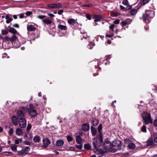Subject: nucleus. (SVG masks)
Listing matches in <instances>:
<instances>
[{
    "instance_id": "0e129e2a",
    "label": "nucleus",
    "mask_w": 157,
    "mask_h": 157,
    "mask_svg": "<svg viewBox=\"0 0 157 157\" xmlns=\"http://www.w3.org/2000/svg\"><path fill=\"white\" fill-rule=\"evenodd\" d=\"M24 13L19 14V18H23L24 17Z\"/></svg>"
},
{
    "instance_id": "c03bdc74",
    "label": "nucleus",
    "mask_w": 157,
    "mask_h": 157,
    "mask_svg": "<svg viewBox=\"0 0 157 157\" xmlns=\"http://www.w3.org/2000/svg\"><path fill=\"white\" fill-rule=\"evenodd\" d=\"M141 131L144 132H147L146 128L145 125H143L141 128Z\"/></svg>"
},
{
    "instance_id": "a19ab883",
    "label": "nucleus",
    "mask_w": 157,
    "mask_h": 157,
    "mask_svg": "<svg viewBox=\"0 0 157 157\" xmlns=\"http://www.w3.org/2000/svg\"><path fill=\"white\" fill-rule=\"evenodd\" d=\"M153 143V140H148L147 142V146H150L152 145Z\"/></svg>"
},
{
    "instance_id": "5fc2aeb1",
    "label": "nucleus",
    "mask_w": 157,
    "mask_h": 157,
    "mask_svg": "<svg viewBox=\"0 0 157 157\" xmlns=\"http://www.w3.org/2000/svg\"><path fill=\"white\" fill-rule=\"evenodd\" d=\"M122 3L124 5H128V2L127 0H124L122 2Z\"/></svg>"
},
{
    "instance_id": "ddd939ff",
    "label": "nucleus",
    "mask_w": 157,
    "mask_h": 157,
    "mask_svg": "<svg viewBox=\"0 0 157 157\" xmlns=\"http://www.w3.org/2000/svg\"><path fill=\"white\" fill-rule=\"evenodd\" d=\"M29 114L31 117L34 118L37 115V112L34 109H31L29 111Z\"/></svg>"
},
{
    "instance_id": "c85d7f7f",
    "label": "nucleus",
    "mask_w": 157,
    "mask_h": 157,
    "mask_svg": "<svg viewBox=\"0 0 157 157\" xmlns=\"http://www.w3.org/2000/svg\"><path fill=\"white\" fill-rule=\"evenodd\" d=\"M128 147L131 149H134L135 147L136 146L134 144L132 143H129L128 145Z\"/></svg>"
},
{
    "instance_id": "774afa93",
    "label": "nucleus",
    "mask_w": 157,
    "mask_h": 157,
    "mask_svg": "<svg viewBox=\"0 0 157 157\" xmlns=\"http://www.w3.org/2000/svg\"><path fill=\"white\" fill-rule=\"evenodd\" d=\"M120 22V21L119 20H116L114 21V23L116 24H118Z\"/></svg>"
},
{
    "instance_id": "58836bf2",
    "label": "nucleus",
    "mask_w": 157,
    "mask_h": 157,
    "mask_svg": "<svg viewBox=\"0 0 157 157\" xmlns=\"http://www.w3.org/2000/svg\"><path fill=\"white\" fill-rule=\"evenodd\" d=\"M30 149L29 147H26L23 149V150L25 152H26V154H27L28 153V152L30 151Z\"/></svg>"
},
{
    "instance_id": "5701e85b",
    "label": "nucleus",
    "mask_w": 157,
    "mask_h": 157,
    "mask_svg": "<svg viewBox=\"0 0 157 157\" xmlns=\"http://www.w3.org/2000/svg\"><path fill=\"white\" fill-rule=\"evenodd\" d=\"M10 42H11L12 44L15 41H16L17 40V37L16 36L15 34H13V35L10 37Z\"/></svg>"
},
{
    "instance_id": "f03ea898",
    "label": "nucleus",
    "mask_w": 157,
    "mask_h": 157,
    "mask_svg": "<svg viewBox=\"0 0 157 157\" xmlns=\"http://www.w3.org/2000/svg\"><path fill=\"white\" fill-rule=\"evenodd\" d=\"M103 142V136H98V137L95 138L93 142V145L94 148L97 149L98 147L102 145Z\"/></svg>"
},
{
    "instance_id": "e2e57ef3",
    "label": "nucleus",
    "mask_w": 157,
    "mask_h": 157,
    "mask_svg": "<svg viewBox=\"0 0 157 157\" xmlns=\"http://www.w3.org/2000/svg\"><path fill=\"white\" fill-rule=\"evenodd\" d=\"M63 12V10H59L57 12L58 14L59 15H60L62 14V13Z\"/></svg>"
},
{
    "instance_id": "13d9d810",
    "label": "nucleus",
    "mask_w": 157,
    "mask_h": 157,
    "mask_svg": "<svg viewBox=\"0 0 157 157\" xmlns=\"http://www.w3.org/2000/svg\"><path fill=\"white\" fill-rule=\"evenodd\" d=\"M153 125L155 127H157V119L154 120L153 122Z\"/></svg>"
},
{
    "instance_id": "6e6d98bb",
    "label": "nucleus",
    "mask_w": 157,
    "mask_h": 157,
    "mask_svg": "<svg viewBox=\"0 0 157 157\" xmlns=\"http://www.w3.org/2000/svg\"><path fill=\"white\" fill-rule=\"evenodd\" d=\"M86 17L89 20H90L91 19V16L90 14H86Z\"/></svg>"
},
{
    "instance_id": "20e7f679",
    "label": "nucleus",
    "mask_w": 157,
    "mask_h": 157,
    "mask_svg": "<svg viewBox=\"0 0 157 157\" xmlns=\"http://www.w3.org/2000/svg\"><path fill=\"white\" fill-rule=\"evenodd\" d=\"M47 6L48 8L51 9H55L56 8H61L63 7L62 3L60 2H58L56 3H51L47 5Z\"/></svg>"
},
{
    "instance_id": "423d86ee",
    "label": "nucleus",
    "mask_w": 157,
    "mask_h": 157,
    "mask_svg": "<svg viewBox=\"0 0 157 157\" xmlns=\"http://www.w3.org/2000/svg\"><path fill=\"white\" fill-rule=\"evenodd\" d=\"M144 123L146 124H148L150 123L151 124L153 122L152 120L151 119V115L147 116V117L143 119Z\"/></svg>"
},
{
    "instance_id": "412c9836",
    "label": "nucleus",
    "mask_w": 157,
    "mask_h": 157,
    "mask_svg": "<svg viewBox=\"0 0 157 157\" xmlns=\"http://www.w3.org/2000/svg\"><path fill=\"white\" fill-rule=\"evenodd\" d=\"M25 137L27 138L29 140L32 139L33 136L32 133L29 131H27L25 135Z\"/></svg>"
},
{
    "instance_id": "79ce46f5",
    "label": "nucleus",
    "mask_w": 157,
    "mask_h": 157,
    "mask_svg": "<svg viewBox=\"0 0 157 157\" xmlns=\"http://www.w3.org/2000/svg\"><path fill=\"white\" fill-rule=\"evenodd\" d=\"M3 39L4 41L5 42L10 41V37L8 36L4 37Z\"/></svg>"
},
{
    "instance_id": "7ed1b4c3",
    "label": "nucleus",
    "mask_w": 157,
    "mask_h": 157,
    "mask_svg": "<svg viewBox=\"0 0 157 157\" xmlns=\"http://www.w3.org/2000/svg\"><path fill=\"white\" fill-rule=\"evenodd\" d=\"M121 143V140H115L112 142V147H119V149H123V146L122 145Z\"/></svg>"
},
{
    "instance_id": "a211bd4d",
    "label": "nucleus",
    "mask_w": 157,
    "mask_h": 157,
    "mask_svg": "<svg viewBox=\"0 0 157 157\" xmlns=\"http://www.w3.org/2000/svg\"><path fill=\"white\" fill-rule=\"evenodd\" d=\"M102 130V125L101 124H100L98 128V135L100 136H103L102 134V132H101Z\"/></svg>"
},
{
    "instance_id": "ea45409f",
    "label": "nucleus",
    "mask_w": 157,
    "mask_h": 157,
    "mask_svg": "<svg viewBox=\"0 0 157 157\" xmlns=\"http://www.w3.org/2000/svg\"><path fill=\"white\" fill-rule=\"evenodd\" d=\"M82 37L83 38L85 39H89L90 38V37L89 36H88L87 35V34L86 33H84L82 34Z\"/></svg>"
},
{
    "instance_id": "cd10ccee",
    "label": "nucleus",
    "mask_w": 157,
    "mask_h": 157,
    "mask_svg": "<svg viewBox=\"0 0 157 157\" xmlns=\"http://www.w3.org/2000/svg\"><path fill=\"white\" fill-rule=\"evenodd\" d=\"M95 45V44L94 42H90L88 44L87 47L89 49H91L93 48Z\"/></svg>"
},
{
    "instance_id": "a18cd8bd",
    "label": "nucleus",
    "mask_w": 157,
    "mask_h": 157,
    "mask_svg": "<svg viewBox=\"0 0 157 157\" xmlns=\"http://www.w3.org/2000/svg\"><path fill=\"white\" fill-rule=\"evenodd\" d=\"M150 0H142V4L143 5H144L148 3Z\"/></svg>"
},
{
    "instance_id": "2eb2a0df",
    "label": "nucleus",
    "mask_w": 157,
    "mask_h": 157,
    "mask_svg": "<svg viewBox=\"0 0 157 157\" xmlns=\"http://www.w3.org/2000/svg\"><path fill=\"white\" fill-rule=\"evenodd\" d=\"M36 29L34 25L28 24L27 26V29L28 31H32L35 30Z\"/></svg>"
},
{
    "instance_id": "6e6552de",
    "label": "nucleus",
    "mask_w": 157,
    "mask_h": 157,
    "mask_svg": "<svg viewBox=\"0 0 157 157\" xmlns=\"http://www.w3.org/2000/svg\"><path fill=\"white\" fill-rule=\"evenodd\" d=\"M11 121L13 125L15 126L17 125L19 123L18 119L14 116L11 117Z\"/></svg>"
},
{
    "instance_id": "0eeeda50",
    "label": "nucleus",
    "mask_w": 157,
    "mask_h": 157,
    "mask_svg": "<svg viewBox=\"0 0 157 157\" xmlns=\"http://www.w3.org/2000/svg\"><path fill=\"white\" fill-rule=\"evenodd\" d=\"M17 115L18 119L20 120L25 118L23 112L21 110H19L17 111Z\"/></svg>"
},
{
    "instance_id": "09e8293b",
    "label": "nucleus",
    "mask_w": 157,
    "mask_h": 157,
    "mask_svg": "<svg viewBox=\"0 0 157 157\" xmlns=\"http://www.w3.org/2000/svg\"><path fill=\"white\" fill-rule=\"evenodd\" d=\"M32 127L31 125L30 124H28L27 128H26V131H29L30 130Z\"/></svg>"
},
{
    "instance_id": "393cba45",
    "label": "nucleus",
    "mask_w": 157,
    "mask_h": 157,
    "mask_svg": "<svg viewBox=\"0 0 157 157\" xmlns=\"http://www.w3.org/2000/svg\"><path fill=\"white\" fill-rule=\"evenodd\" d=\"M42 22L47 25H50L52 23V21L50 20L48 18L43 19L42 20Z\"/></svg>"
},
{
    "instance_id": "e433bc0d",
    "label": "nucleus",
    "mask_w": 157,
    "mask_h": 157,
    "mask_svg": "<svg viewBox=\"0 0 157 157\" xmlns=\"http://www.w3.org/2000/svg\"><path fill=\"white\" fill-rule=\"evenodd\" d=\"M34 35V37L35 38H38L40 36L39 32L38 30H37L35 33L33 34Z\"/></svg>"
},
{
    "instance_id": "680f3d73",
    "label": "nucleus",
    "mask_w": 157,
    "mask_h": 157,
    "mask_svg": "<svg viewBox=\"0 0 157 157\" xmlns=\"http://www.w3.org/2000/svg\"><path fill=\"white\" fill-rule=\"evenodd\" d=\"M114 27L115 25L113 24L109 26V28L110 29L112 30V31H113V29L114 28Z\"/></svg>"
},
{
    "instance_id": "9b49d317",
    "label": "nucleus",
    "mask_w": 157,
    "mask_h": 157,
    "mask_svg": "<svg viewBox=\"0 0 157 157\" xmlns=\"http://www.w3.org/2000/svg\"><path fill=\"white\" fill-rule=\"evenodd\" d=\"M67 22L70 25H74L76 24L78 25V23L73 18H70L67 20Z\"/></svg>"
},
{
    "instance_id": "f8f14e48",
    "label": "nucleus",
    "mask_w": 157,
    "mask_h": 157,
    "mask_svg": "<svg viewBox=\"0 0 157 157\" xmlns=\"http://www.w3.org/2000/svg\"><path fill=\"white\" fill-rule=\"evenodd\" d=\"M82 129L83 131L87 132L89 130L90 126L88 123H84L82 126Z\"/></svg>"
},
{
    "instance_id": "4be33fe9",
    "label": "nucleus",
    "mask_w": 157,
    "mask_h": 157,
    "mask_svg": "<svg viewBox=\"0 0 157 157\" xmlns=\"http://www.w3.org/2000/svg\"><path fill=\"white\" fill-rule=\"evenodd\" d=\"M90 129L92 136H95L96 135L97 133V129L93 126H91V127Z\"/></svg>"
},
{
    "instance_id": "c756f323",
    "label": "nucleus",
    "mask_w": 157,
    "mask_h": 157,
    "mask_svg": "<svg viewBox=\"0 0 157 157\" xmlns=\"http://www.w3.org/2000/svg\"><path fill=\"white\" fill-rule=\"evenodd\" d=\"M6 23L7 24L9 23L13 20L12 17L8 15L6 16Z\"/></svg>"
},
{
    "instance_id": "de8ad7c7",
    "label": "nucleus",
    "mask_w": 157,
    "mask_h": 157,
    "mask_svg": "<svg viewBox=\"0 0 157 157\" xmlns=\"http://www.w3.org/2000/svg\"><path fill=\"white\" fill-rule=\"evenodd\" d=\"M8 32L7 30H2V35H5L7 34Z\"/></svg>"
},
{
    "instance_id": "338daca9",
    "label": "nucleus",
    "mask_w": 157,
    "mask_h": 157,
    "mask_svg": "<svg viewBox=\"0 0 157 157\" xmlns=\"http://www.w3.org/2000/svg\"><path fill=\"white\" fill-rule=\"evenodd\" d=\"M13 27L16 28H18L19 27V25L17 24H13Z\"/></svg>"
},
{
    "instance_id": "473e14b6",
    "label": "nucleus",
    "mask_w": 157,
    "mask_h": 157,
    "mask_svg": "<svg viewBox=\"0 0 157 157\" xmlns=\"http://www.w3.org/2000/svg\"><path fill=\"white\" fill-rule=\"evenodd\" d=\"M9 30L10 32L13 34H16L17 33V31L13 28H10L9 29Z\"/></svg>"
},
{
    "instance_id": "37998d69",
    "label": "nucleus",
    "mask_w": 157,
    "mask_h": 157,
    "mask_svg": "<svg viewBox=\"0 0 157 157\" xmlns=\"http://www.w3.org/2000/svg\"><path fill=\"white\" fill-rule=\"evenodd\" d=\"M67 141L69 142L73 140V138L69 135L67 136Z\"/></svg>"
},
{
    "instance_id": "6ab92c4d",
    "label": "nucleus",
    "mask_w": 157,
    "mask_h": 157,
    "mask_svg": "<svg viewBox=\"0 0 157 157\" xmlns=\"http://www.w3.org/2000/svg\"><path fill=\"white\" fill-rule=\"evenodd\" d=\"M64 143V141L62 140H57L56 143V145L57 146H62Z\"/></svg>"
},
{
    "instance_id": "bf43d9fd",
    "label": "nucleus",
    "mask_w": 157,
    "mask_h": 157,
    "mask_svg": "<svg viewBox=\"0 0 157 157\" xmlns=\"http://www.w3.org/2000/svg\"><path fill=\"white\" fill-rule=\"evenodd\" d=\"M121 25L122 26H126L128 24L125 21H123L121 22Z\"/></svg>"
},
{
    "instance_id": "052dcab7",
    "label": "nucleus",
    "mask_w": 157,
    "mask_h": 157,
    "mask_svg": "<svg viewBox=\"0 0 157 157\" xmlns=\"http://www.w3.org/2000/svg\"><path fill=\"white\" fill-rule=\"evenodd\" d=\"M21 41H22L21 42V44H24L25 42H26V40L25 39L23 38H21Z\"/></svg>"
},
{
    "instance_id": "4468645a",
    "label": "nucleus",
    "mask_w": 157,
    "mask_h": 157,
    "mask_svg": "<svg viewBox=\"0 0 157 157\" xmlns=\"http://www.w3.org/2000/svg\"><path fill=\"white\" fill-rule=\"evenodd\" d=\"M107 152V151L105 149H100L99 151L98 157H102L105 156V154Z\"/></svg>"
},
{
    "instance_id": "a878e982",
    "label": "nucleus",
    "mask_w": 157,
    "mask_h": 157,
    "mask_svg": "<svg viewBox=\"0 0 157 157\" xmlns=\"http://www.w3.org/2000/svg\"><path fill=\"white\" fill-rule=\"evenodd\" d=\"M40 140V138L38 136H36L33 138V141L35 143L39 142Z\"/></svg>"
},
{
    "instance_id": "dca6fc26",
    "label": "nucleus",
    "mask_w": 157,
    "mask_h": 157,
    "mask_svg": "<svg viewBox=\"0 0 157 157\" xmlns=\"http://www.w3.org/2000/svg\"><path fill=\"white\" fill-rule=\"evenodd\" d=\"M23 130L20 128H17L16 130V134L17 135L20 136L23 134Z\"/></svg>"
},
{
    "instance_id": "864d4df0",
    "label": "nucleus",
    "mask_w": 157,
    "mask_h": 157,
    "mask_svg": "<svg viewBox=\"0 0 157 157\" xmlns=\"http://www.w3.org/2000/svg\"><path fill=\"white\" fill-rule=\"evenodd\" d=\"M11 149L13 151H16L17 150V146L15 145L11 147Z\"/></svg>"
},
{
    "instance_id": "9d476101",
    "label": "nucleus",
    "mask_w": 157,
    "mask_h": 157,
    "mask_svg": "<svg viewBox=\"0 0 157 157\" xmlns=\"http://www.w3.org/2000/svg\"><path fill=\"white\" fill-rule=\"evenodd\" d=\"M43 147L44 148H46L48 146L49 144H50V141L47 138H45L43 140Z\"/></svg>"
},
{
    "instance_id": "72a5a7b5",
    "label": "nucleus",
    "mask_w": 157,
    "mask_h": 157,
    "mask_svg": "<svg viewBox=\"0 0 157 157\" xmlns=\"http://www.w3.org/2000/svg\"><path fill=\"white\" fill-rule=\"evenodd\" d=\"M137 12V10L135 9H133L130 11L131 15H134L136 14Z\"/></svg>"
},
{
    "instance_id": "39448f33",
    "label": "nucleus",
    "mask_w": 157,
    "mask_h": 157,
    "mask_svg": "<svg viewBox=\"0 0 157 157\" xmlns=\"http://www.w3.org/2000/svg\"><path fill=\"white\" fill-rule=\"evenodd\" d=\"M103 147L105 149H109L112 148V144L108 140H105L103 144Z\"/></svg>"
},
{
    "instance_id": "f3484780",
    "label": "nucleus",
    "mask_w": 157,
    "mask_h": 157,
    "mask_svg": "<svg viewBox=\"0 0 157 157\" xmlns=\"http://www.w3.org/2000/svg\"><path fill=\"white\" fill-rule=\"evenodd\" d=\"M76 142L78 144H81L82 143V140L80 136H78L76 137Z\"/></svg>"
},
{
    "instance_id": "c9c22d12",
    "label": "nucleus",
    "mask_w": 157,
    "mask_h": 157,
    "mask_svg": "<svg viewBox=\"0 0 157 157\" xmlns=\"http://www.w3.org/2000/svg\"><path fill=\"white\" fill-rule=\"evenodd\" d=\"M84 147L86 149L89 150L91 149V146L89 144H85Z\"/></svg>"
},
{
    "instance_id": "69168bd1",
    "label": "nucleus",
    "mask_w": 157,
    "mask_h": 157,
    "mask_svg": "<svg viewBox=\"0 0 157 157\" xmlns=\"http://www.w3.org/2000/svg\"><path fill=\"white\" fill-rule=\"evenodd\" d=\"M75 150L74 147H70L69 149H68V150L69 151H74Z\"/></svg>"
},
{
    "instance_id": "f704fd0d",
    "label": "nucleus",
    "mask_w": 157,
    "mask_h": 157,
    "mask_svg": "<svg viewBox=\"0 0 157 157\" xmlns=\"http://www.w3.org/2000/svg\"><path fill=\"white\" fill-rule=\"evenodd\" d=\"M22 142V138L18 139H16L15 140V143L17 144H18L19 143H21Z\"/></svg>"
},
{
    "instance_id": "603ef678",
    "label": "nucleus",
    "mask_w": 157,
    "mask_h": 157,
    "mask_svg": "<svg viewBox=\"0 0 157 157\" xmlns=\"http://www.w3.org/2000/svg\"><path fill=\"white\" fill-rule=\"evenodd\" d=\"M82 144H80L79 145H76V147L78 148V149L81 150L82 148Z\"/></svg>"
},
{
    "instance_id": "bb28decb",
    "label": "nucleus",
    "mask_w": 157,
    "mask_h": 157,
    "mask_svg": "<svg viewBox=\"0 0 157 157\" xmlns=\"http://www.w3.org/2000/svg\"><path fill=\"white\" fill-rule=\"evenodd\" d=\"M151 114L149 113H147V111H144L141 114L142 118V119L147 117V116H149Z\"/></svg>"
},
{
    "instance_id": "f257e3e1",
    "label": "nucleus",
    "mask_w": 157,
    "mask_h": 157,
    "mask_svg": "<svg viewBox=\"0 0 157 157\" xmlns=\"http://www.w3.org/2000/svg\"><path fill=\"white\" fill-rule=\"evenodd\" d=\"M155 15V11L151 10H146L143 15V19L144 21L147 24L149 23L150 20L153 18Z\"/></svg>"
},
{
    "instance_id": "49530a36",
    "label": "nucleus",
    "mask_w": 157,
    "mask_h": 157,
    "mask_svg": "<svg viewBox=\"0 0 157 157\" xmlns=\"http://www.w3.org/2000/svg\"><path fill=\"white\" fill-rule=\"evenodd\" d=\"M23 144L25 145H30L31 144V143L27 140L24 141L23 142Z\"/></svg>"
},
{
    "instance_id": "4d7b16f0",
    "label": "nucleus",
    "mask_w": 157,
    "mask_h": 157,
    "mask_svg": "<svg viewBox=\"0 0 157 157\" xmlns=\"http://www.w3.org/2000/svg\"><path fill=\"white\" fill-rule=\"evenodd\" d=\"M25 14L27 16H30L32 13V12L31 11H28L25 13Z\"/></svg>"
},
{
    "instance_id": "4c0bfd02",
    "label": "nucleus",
    "mask_w": 157,
    "mask_h": 157,
    "mask_svg": "<svg viewBox=\"0 0 157 157\" xmlns=\"http://www.w3.org/2000/svg\"><path fill=\"white\" fill-rule=\"evenodd\" d=\"M102 17L100 15H98L95 19L94 21L95 22L99 21L102 19Z\"/></svg>"
},
{
    "instance_id": "b1692460",
    "label": "nucleus",
    "mask_w": 157,
    "mask_h": 157,
    "mask_svg": "<svg viewBox=\"0 0 157 157\" xmlns=\"http://www.w3.org/2000/svg\"><path fill=\"white\" fill-rule=\"evenodd\" d=\"M58 28L62 30H66L67 29V28L66 26L63 25L61 24H59L58 25Z\"/></svg>"
},
{
    "instance_id": "8fccbe9b",
    "label": "nucleus",
    "mask_w": 157,
    "mask_h": 157,
    "mask_svg": "<svg viewBox=\"0 0 157 157\" xmlns=\"http://www.w3.org/2000/svg\"><path fill=\"white\" fill-rule=\"evenodd\" d=\"M13 132V130L12 128H10L9 129V134L10 136H11L12 135Z\"/></svg>"
},
{
    "instance_id": "3c124183",
    "label": "nucleus",
    "mask_w": 157,
    "mask_h": 157,
    "mask_svg": "<svg viewBox=\"0 0 157 157\" xmlns=\"http://www.w3.org/2000/svg\"><path fill=\"white\" fill-rule=\"evenodd\" d=\"M46 17V16L44 15H39L37 17L38 18L41 19H43Z\"/></svg>"
},
{
    "instance_id": "2f4dec72",
    "label": "nucleus",
    "mask_w": 157,
    "mask_h": 157,
    "mask_svg": "<svg viewBox=\"0 0 157 157\" xmlns=\"http://www.w3.org/2000/svg\"><path fill=\"white\" fill-rule=\"evenodd\" d=\"M18 155L24 156L26 155V153L23 150L19 151L17 154Z\"/></svg>"
},
{
    "instance_id": "7c9ffc66",
    "label": "nucleus",
    "mask_w": 157,
    "mask_h": 157,
    "mask_svg": "<svg viewBox=\"0 0 157 157\" xmlns=\"http://www.w3.org/2000/svg\"><path fill=\"white\" fill-rule=\"evenodd\" d=\"M2 154L5 156H11L13 154V153L10 151H5L2 153Z\"/></svg>"
},
{
    "instance_id": "aec40b11",
    "label": "nucleus",
    "mask_w": 157,
    "mask_h": 157,
    "mask_svg": "<svg viewBox=\"0 0 157 157\" xmlns=\"http://www.w3.org/2000/svg\"><path fill=\"white\" fill-rule=\"evenodd\" d=\"M13 47L15 48H17L20 47L21 45V42L19 41L18 40L14 42L12 44Z\"/></svg>"
},
{
    "instance_id": "1a4fd4ad",
    "label": "nucleus",
    "mask_w": 157,
    "mask_h": 157,
    "mask_svg": "<svg viewBox=\"0 0 157 157\" xmlns=\"http://www.w3.org/2000/svg\"><path fill=\"white\" fill-rule=\"evenodd\" d=\"M26 125V121L25 118L20 120L19 121V126L20 127L22 128H25Z\"/></svg>"
}]
</instances>
